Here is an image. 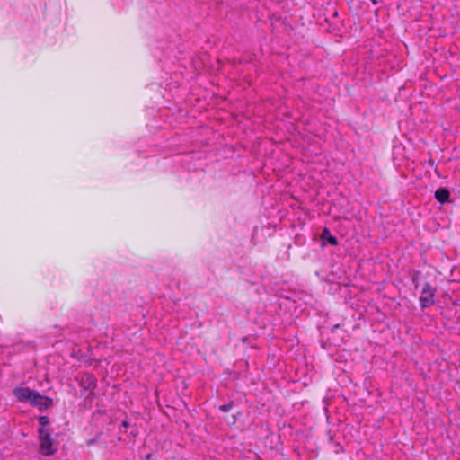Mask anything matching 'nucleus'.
Wrapping results in <instances>:
<instances>
[{
    "instance_id": "f257e3e1",
    "label": "nucleus",
    "mask_w": 460,
    "mask_h": 460,
    "mask_svg": "<svg viewBox=\"0 0 460 460\" xmlns=\"http://www.w3.org/2000/svg\"><path fill=\"white\" fill-rule=\"evenodd\" d=\"M13 395L19 402H28L33 407H37L40 411L51 408L54 405L53 399L42 395L36 390L29 387H16L13 389Z\"/></svg>"
},
{
    "instance_id": "f03ea898",
    "label": "nucleus",
    "mask_w": 460,
    "mask_h": 460,
    "mask_svg": "<svg viewBox=\"0 0 460 460\" xmlns=\"http://www.w3.org/2000/svg\"><path fill=\"white\" fill-rule=\"evenodd\" d=\"M38 433L39 439L40 441V453L46 456L55 455L58 452V446L54 444V441L51 438L50 430L39 429Z\"/></svg>"
},
{
    "instance_id": "7ed1b4c3",
    "label": "nucleus",
    "mask_w": 460,
    "mask_h": 460,
    "mask_svg": "<svg viewBox=\"0 0 460 460\" xmlns=\"http://www.w3.org/2000/svg\"><path fill=\"white\" fill-rule=\"evenodd\" d=\"M435 292L436 289L429 282L425 283L420 297V303L422 308L429 307L434 304Z\"/></svg>"
},
{
    "instance_id": "20e7f679",
    "label": "nucleus",
    "mask_w": 460,
    "mask_h": 460,
    "mask_svg": "<svg viewBox=\"0 0 460 460\" xmlns=\"http://www.w3.org/2000/svg\"><path fill=\"white\" fill-rule=\"evenodd\" d=\"M81 387L86 390H93L97 386V379L92 373H84L80 381Z\"/></svg>"
},
{
    "instance_id": "39448f33",
    "label": "nucleus",
    "mask_w": 460,
    "mask_h": 460,
    "mask_svg": "<svg viewBox=\"0 0 460 460\" xmlns=\"http://www.w3.org/2000/svg\"><path fill=\"white\" fill-rule=\"evenodd\" d=\"M450 191L447 188L441 187L435 191L434 197L438 202L445 204L450 201Z\"/></svg>"
},
{
    "instance_id": "423d86ee",
    "label": "nucleus",
    "mask_w": 460,
    "mask_h": 460,
    "mask_svg": "<svg viewBox=\"0 0 460 460\" xmlns=\"http://www.w3.org/2000/svg\"><path fill=\"white\" fill-rule=\"evenodd\" d=\"M321 238L323 241V245H325L327 243L332 246L338 245V239L332 234L331 231L327 227L323 228L321 234Z\"/></svg>"
},
{
    "instance_id": "0eeeda50",
    "label": "nucleus",
    "mask_w": 460,
    "mask_h": 460,
    "mask_svg": "<svg viewBox=\"0 0 460 460\" xmlns=\"http://www.w3.org/2000/svg\"><path fill=\"white\" fill-rule=\"evenodd\" d=\"M420 276H421V272L420 270H412L410 272V278H411V280L415 289H417L419 288V279Z\"/></svg>"
},
{
    "instance_id": "6e6552de",
    "label": "nucleus",
    "mask_w": 460,
    "mask_h": 460,
    "mask_svg": "<svg viewBox=\"0 0 460 460\" xmlns=\"http://www.w3.org/2000/svg\"><path fill=\"white\" fill-rule=\"evenodd\" d=\"M39 423L40 425V429H48L47 426L49 424V418L48 416H40L39 417Z\"/></svg>"
},
{
    "instance_id": "1a4fd4ad",
    "label": "nucleus",
    "mask_w": 460,
    "mask_h": 460,
    "mask_svg": "<svg viewBox=\"0 0 460 460\" xmlns=\"http://www.w3.org/2000/svg\"><path fill=\"white\" fill-rule=\"evenodd\" d=\"M234 407V402L231 401L228 403L222 404L219 406V410L223 412H228Z\"/></svg>"
},
{
    "instance_id": "9d476101",
    "label": "nucleus",
    "mask_w": 460,
    "mask_h": 460,
    "mask_svg": "<svg viewBox=\"0 0 460 460\" xmlns=\"http://www.w3.org/2000/svg\"><path fill=\"white\" fill-rule=\"evenodd\" d=\"M130 427V422L128 420H124L121 423L120 429L123 428L125 429V431H127V429Z\"/></svg>"
},
{
    "instance_id": "9b49d317",
    "label": "nucleus",
    "mask_w": 460,
    "mask_h": 460,
    "mask_svg": "<svg viewBox=\"0 0 460 460\" xmlns=\"http://www.w3.org/2000/svg\"><path fill=\"white\" fill-rule=\"evenodd\" d=\"M137 434H138L137 428L133 427V429L130 430V436L135 438V437H137Z\"/></svg>"
},
{
    "instance_id": "f8f14e48",
    "label": "nucleus",
    "mask_w": 460,
    "mask_h": 460,
    "mask_svg": "<svg viewBox=\"0 0 460 460\" xmlns=\"http://www.w3.org/2000/svg\"><path fill=\"white\" fill-rule=\"evenodd\" d=\"M340 327V324H335L332 327V332H334L338 328Z\"/></svg>"
},
{
    "instance_id": "ddd939ff",
    "label": "nucleus",
    "mask_w": 460,
    "mask_h": 460,
    "mask_svg": "<svg viewBox=\"0 0 460 460\" xmlns=\"http://www.w3.org/2000/svg\"><path fill=\"white\" fill-rule=\"evenodd\" d=\"M456 313L460 314V305H456Z\"/></svg>"
},
{
    "instance_id": "4468645a",
    "label": "nucleus",
    "mask_w": 460,
    "mask_h": 460,
    "mask_svg": "<svg viewBox=\"0 0 460 460\" xmlns=\"http://www.w3.org/2000/svg\"><path fill=\"white\" fill-rule=\"evenodd\" d=\"M96 441H97V439H96V438L91 439V440L88 442V445H93V444H94Z\"/></svg>"
},
{
    "instance_id": "2eb2a0df",
    "label": "nucleus",
    "mask_w": 460,
    "mask_h": 460,
    "mask_svg": "<svg viewBox=\"0 0 460 460\" xmlns=\"http://www.w3.org/2000/svg\"><path fill=\"white\" fill-rule=\"evenodd\" d=\"M217 62L218 64H221V59H220V58H217Z\"/></svg>"
}]
</instances>
